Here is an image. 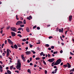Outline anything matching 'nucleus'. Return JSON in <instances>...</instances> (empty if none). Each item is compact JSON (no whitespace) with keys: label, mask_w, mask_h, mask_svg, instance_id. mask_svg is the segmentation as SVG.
I'll list each match as a JSON object with an SVG mask.
<instances>
[{"label":"nucleus","mask_w":74,"mask_h":74,"mask_svg":"<svg viewBox=\"0 0 74 74\" xmlns=\"http://www.w3.org/2000/svg\"><path fill=\"white\" fill-rule=\"evenodd\" d=\"M7 73L8 74H11V71H10L9 70H7Z\"/></svg>","instance_id":"obj_17"},{"label":"nucleus","mask_w":74,"mask_h":74,"mask_svg":"<svg viewBox=\"0 0 74 74\" xmlns=\"http://www.w3.org/2000/svg\"><path fill=\"white\" fill-rule=\"evenodd\" d=\"M36 60H40V58H36Z\"/></svg>","instance_id":"obj_38"},{"label":"nucleus","mask_w":74,"mask_h":74,"mask_svg":"<svg viewBox=\"0 0 74 74\" xmlns=\"http://www.w3.org/2000/svg\"><path fill=\"white\" fill-rule=\"evenodd\" d=\"M26 55H30V54H31V51H26L25 52Z\"/></svg>","instance_id":"obj_11"},{"label":"nucleus","mask_w":74,"mask_h":74,"mask_svg":"<svg viewBox=\"0 0 74 74\" xmlns=\"http://www.w3.org/2000/svg\"><path fill=\"white\" fill-rule=\"evenodd\" d=\"M13 67H14V66L12 65L10 67V70H12L13 69Z\"/></svg>","instance_id":"obj_18"},{"label":"nucleus","mask_w":74,"mask_h":74,"mask_svg":"<svg viewBox=\"0 0 74 74\" xmlns=\"http://www.w3.org/2000/svg\"><path fill=\"white\" fill-rule=\"evenodd\" d=\"M72 16L71 15H70L69 16V21L70 22H71V19H72Z\"/></svg>","instance_id":"obj_10"},{"label":"nucleus","mask_w":74,"mask_h":74,"mask_svg":"<svg viewBox=\"0 0 74 74\" xmlns=\"http://www.w3.org/2000/svg\"><path fill=\"white\" fill-rule=\"evenodd\" d=\"M17 33H20V34H21V32L20 31H18L17 32Z\"/></svg>","instance_id":"obj_52"},{"label":"nucleus","mask_w":74,"mask_h":74,"mask_svg":"<svg viewBox=\"0 0 74 74\" xmlns=\"http://www.w3.org/2000/svg\"><path fill=\"white\" fill-rule=\"evenodd\" d=\"M10 29L12 30V31L15 32H17V30H16V28L14 27H12L10 28Z\"/></svg>","instance_id":"obj_3"},{"label":"nucleus","mask_w":74,"mask_h":74,"mask_svg":"<svg viewBox=\"0 0 74 74\" xmlns=\"http://www.w3.org/2000/svg\"><path fill=\"white\" fill-rule=\"evenodd\" d=\"M70 53L71 55H74V54L73 53L71 52H70Z\"/></svg>","instance_id":"obj_50"},{"label":"nucleus","mask_w":74,"mask_h":74,"mask_svg":"<svg viewBox=\"0 0 74 74\" xmlns=\"http://www.w3.org/2000/svg\"><path fill=\"white\" fill-rule=\"evenodd\" d=\"M59 32H60H60L63 33V28H62V29H59Z\"/></svg>","instance_id":"obj_12"},{"label":"nucleus","mask_w":74,"mask_h":74,"mask_svg":"<svg viewBox=\"0 0 74 74\" xmlns=\"http://www.w3.org/2000/svg\"><path fill=\"white\" fill-rule=\"evenodd\" d=\"M22 28L20 27L18 29V30L20 31L21 30V29H22Z\"/></svg>","instance_id":"obj_42"},{"label":"nucleus","mask_w":74,"mask_h":74,"mask_svg":"<svg viewBox=\"0 0 74 74\" xmlns=\"http://www.w3.org/2000/svg\"><path fill=\"white\" fill-rule=\"evenodd\" d=\"M22 41H26V40L25 39H23L22 40Z\"/></svg>","instance_id":"obj_32"},{"label":"nucleus","mask_w":74,"mask_h":74,"mask_svg":"<svg viewBox=\"0 0 74 74\" xmlns=\"http://www.w3.org/2000/svg\"><path fill=\"white\" fill-rule=\"evenodd\" d=\"M23 22L24 23V24H26V20H25V19L24 20Z\"/></svg>","instance_id":"obj_34"},{"label":"nucleus","mask_w":74,"mask_h":74,"mask_svg":"<svg viewBox=\"0 0 74 74\" xmlns=\"http://www.w3.org/2000/svg\"><path fill=\"white\" fill-rule=\"evenodd\" d=\"M60 53H63V51L62 50H61L60 51Z\"/></svg>","instance_id":"obj_51"},{"label":"nucleus","mask_w":74,"mask_h":74,"mask_svg":"<svg viewBox=\"0 0 74 74\" xmlns=\"http://www.w3.org/2000/svg\"><path fill=\"white\" fill-rule=\"evenodd\" d=\"M37 50H39L40 51L41 50V49H40V48H39V47H38L37 48Z\"/></svg>","instance_id":"obj_49"},{"label":"nucleus","mask_w":74,"mask_h":74,"mask_svg":"<svg viewBox=\"0 0 74 74\" xmlns=\"http://www.w3.org/2000/svg\"><path fill=\"white\" fill-rule=\"evenodd\" d=\"M36 27H37V26L35 25L33 27V29H35V28H36Z\"/></svg>","instance_id":"obj_37"},{"label":"nucleus","mask_w":74,"mask_h":74,"mask_svg":"<svg viewBox=\"0 0 74 74\" xmlns=\"http://www.w3.org/2000/svg\"><path fill=\"white\" fill-rule=\"evenodd\" d=\"M56 30L57 31V32H58V31H59V28H57L56 29Z\"/></svg>","instance_id":"obj_48"},{"label":"nucleus","mask_w":74,"mask_h":74,"mask_svg":"<svg viewBox=\"0 0 74 74\" xmlns=\"http://www.w3.org/2000/svg\"><path fill=\"white\" fill-rule=\"evenodd\" d=\"M63 64V62H61L60 64V66H62Z\"/></svg>","instance_id":"obj_60"},{"label":"nucleus","mask_w":74,"mask_h":74,"mask_svg":"<svg viewBox=\"0 0 74 74\" xmlns=\"http://www.w3.org/2000/svg\"><path fill=\"white\" fill-rule=\"evenodd\" d=\"M23 23V22L22 21H18L16 23V25H20Z\"/></svg>","instance_id":"obj_4"},{"label":"nucleus","mask_w":74,"mask_h":74,"mask_svg":"<svg viewBox=\"0 0 74 74\" xmlns=\"http://www.w3.org/2000/svg\"><path fill=\"white\" fill-rule=\"evenodd\" d=\"M54 46H52L51 47V49H54Z\"/></svg>","instance_id":"obj_46"},{"label":"nucleus","mask_w":74,"mask_h":74,"mask_svg":"<svg viewBox=\"0 0 74 74\" xmlns=\"http://www.w3.org/2000/svg\"><path fill=\"white\" fill-rule=\"evenodd\" d=\"M32 47H33V45H32L30 44H29V47L30 48H32Z\"/></svg>","instance_id":"obj_27"},{"label":"nucleus","mask_w":74,"mask_h":74,"mask_svg":"<svg viewBox=\"0 0 74 74\" xmlns=\"http://www.w3.org/2000/svg\"><path fill=\"white\" fill-rule=\"evenodd\" d=\"M55 60V59L53 58H51L50 59H49V60H47L48 61H49L50 63H52V62H53Z\"/></svg>","instance_id":"obj_5"},{"label":"nucleus","mask_w":74,"mask_h":74,"mask_svg":"<svg viewBox=\"0 0 74 74\" xmlns=\"http://www.w3.org/2000/svg\"><path fill=\"white\" fill-rule=\"evenodd\" d=\"M67 64L68 65V68H70L71 67V65H70V64L69 63H67Z\"/></svg>","instance_id":"obj_14"},{"label":"nucleus","mask_w":74,"mask_h":74,"mask_svg":"<svg viewBox=\"0 0 74 74\" xmlns=\"http://www.w3.org/2000/svg\"><path fill=\"white\" fill-rule=\"evenodd\" d=\"M21 58H22V60H23V62H25V57H24L23 55H21Z\"/></svg>","instance_id":"obj_9"},{"label":"nucleus","mask_w":74,"mask_h":74,"mask_svg":"<svg viewBox=\"0 0 74 74\" xmlns=\"http://www.w3.org/2000/svg\"><path fill=\"white\" fill-rule=\"evenodd\" d=\"M17 45L18 47H21V45L19 44H17Z\"/></svg>","instance_id":"obj_29"},{"label":"nucleus","mask_w":74,"mask_h":74,"mask_svg":"<svg viewBox=\"0 0 74 74\" xmlns=\"http://www.w3.org/2000/svg\"><path fill=\"white\" fill-rule=\"evenodd\" d=\"M27 19H28V20H30V18L29 17H27Z\"/></svg>","instance_id":"obj_35"},{"label":"nucleus","mask_w":74,"mask_h":74,"mask_svg":"<svg viewBox=\"0 0 74 74\" xmlns=\"http://www.w3.org/2000/svg\"><path fill=\"white\" fill-rule=\"evenodd\" d=\"M14 47L15 49H18V46L16 44H15L14 45Z\"/></svg>","instance_id":"obj_16"},{"label":"nucleus","mask_w":74,"mask_h":74,"mask_svg":"<svg viewBox=\"0 0 74 74\" xmlns=\"http://www.w3.org/2000/svg\"><path fill=\"white\" fill-rule=\"evenodd\" d=\"M8 40L9 44H11V45H13V42H12L11 40L10 39H8Z\"/></svg>","instance_id":"obj_6"},{"label":"nucleus","mask_w":74,"mask_h":74,"mask_svg":"<svg viewBox=\"0 0 74 74\" xmlns=\"http://www.w3.org/2000/svg\"><path fill=\"white\" fill-rule=\"evenodd\" d=\"M43 62L44 64H45V65H46L47 64L46 62H45V61H44V60H43Z\"/></svg>","instance_id":"obj_19"},{"label":"nucleus","mask_w":74,"mask_h":74,"mask_svg":"<svg viewBox=\"0 0 74 74\" xmlns=\"http://www.w3.org/2000/svg\"><path fill=\"white\" fill-rule=\"evenodd\" d=\"M20 27H24V25H20Z\"/></svg>","instance_id":"obj_30"},{"label":"nucleus","mask_w":74,"mask_h":74,"mask_svg":"<svg viewBox=\"0 0 74 74\" xmlns=\"http://www.w3.org/2000/svg\"><path fill=\"white\" fill-rule=\"evenodd\" d=\"M21 64L20 62V60H18L17 61V65L16 66V67L17 69H19V71L21 70Z\"/></svg>","instance_id":"obj_1"},{"label":"nucleus","mask_w":74,"mask_h":74,"mask_svg":"<svg viewBox=\"0 0 74 74\" xmlns=\"http://www.w3.org/2000/svg\"><path fill=\"white\" fill-rule=\"evenodd\" d=\"M45 58H45V57H42V59H43V60H44V59H45Z\"/></svg>","instance_id":"obj_45"},{"label":"nucleus","mask_w":74,"mask_h":74,"mask_svg":"<svg viewBox=\"0 0 74 74\" xmlns=\"http://www.w3.org/2000/svg\"><path fill=\"white\" fill-rule=\"evenodd\" d=\"M53 64H54V62H52L51 64V66H52L53 67V66H54V65H53Z\"/></svg>","instance_id":"obj_33"},{"label":"nucleus","mask_w":74,"mask_h":74,"mask_svg":"<svg viewBox=\"0 0 74 74\" xmlns=\"http://www.w3.org/2000/svg\"><path fill=\"white\" fill-rule=\"evenodd\" d=\"M15 72L17 73L18 74H19V72L18 71H15Z\"/></svg>","instance_id":"obj_28"},{"label":"nucleus","mask_w":74,"mask_h":74,"mask_svg":"<svg viewBox=\"0 0 74 74\" xmlns=\"http://www.w3.org/2000/svg\"><path fill=\"white\" fill-rule=\"evenodd\" d=\"M23 18H22V17L21 18V21H22V20H23Z\"/></svg>","instance_id":"obj_58"},{"label":"nucleus","mask_w":74,"mask_h":74,"mask_svg":"<svg viewBox=\"0 0 74 74\" xmlns=\"http://www.w3.org/2000/svg\"><path fill=\"white\" fill-rule=\"evenodd\" d=\"M45 46L47 47H49V45L48 44H47L45 45Z\"/></svg>","instance_id":"obj_22"},{"label":"nucleus","mask_w":74,"mask_h":74,"mask_svg":"<svg viewBox=\"0 0 74 74\" xmlns=\"http://www.w3.org/2000/svg\"><path fill=\"white\" fill-rule=\"evenodd\" d=\"M43 54H44V53H43V52H42L41 53H40V56H42V55H43Z\"/></svg>","instance_id":"obj_23"},{"label":"nucleus","mask_w":74,"mask_h":74,"mask_svg":"<svg viewBox=\"0 0 74 74\" xmlns=\"http://www.w3.org/2000/svg\"><path fill=\"white\" fill-rule=\"evenodd\" d=\"M36 28L37 29H38V30H40V28L39 27H37Z\"/></svg>","instance_id":"obj_40"},{"label":"nucleus","mask_w":74,"mask_h":74,"mask_svg":"<svg viewBox=\"0 0 74 74\" xmlns=\"http://www.w3.org/2000/svg\"><path fill=\"white\" fill-rule=\"evenodd\" d=\"M7 40H5V44H7Z\"/></svg>","instance_id":"obj_53"},{"label":"nucleus","mask_w":74,"mask_h":74,"mask_svg":"<svg viewBox=\"0 0 74 74\" xmlns=\"http://www.w3.org/2000/svg\"><path fill=\"white\" fill-rule=\"evenodd\" d=\"M26 30L27 32H29L30 31L29 30V28L28 27H27L26 28Z\"/></svg>","instance_id":"obj_15"},{"label":"nucleus","mask_w":74,"mask_h":74,"mask_svg":"<svg viewBox=\"0 0 74 74\" xmlns=\"http://www.w3.org/2000/svg\"><path fill=\"white\" fill-rule=\"evenodd\" d=\"M4 46V44H3L1 46V48H3V46Z\"/></svg>","instance_id":"obj_39"},{"label":"nucleus","mask_w":74,"mask_h":74,"mask_svg":"<svg viewBox=\"0 0 74 74\" xmlns=\"http://www.w3.org/2000/svg\"><path fill=\"white\" fill-rule=\"evenodd\" d=\"M48 50H49V51H50V50H51V48L50 47H49L48 48Z\"/></svg>","instance_id":"obj_56"},{"label":"nucleus","mask_w":74,"mask_h":74,"mask_svg":"<svg viewBox=\"0 0 74 74\" xmlns=\"http://www.w3.org/2000/svg\"><path fill=\"white\" fill-rule=\"evenodd\" d=\"M27 63H30V60H27Z\"/></svg>","instance_id":"obj_63"},{"label":"nucleus","mask_w":74,"mask_h":74,"mask_svg":"<svg viewBox=\"0 0 74 74\" xmlns=\"http://www.w3.org/2000/svg\"><path fill=\"white\" fill-rule=\"evenodd\" d=\"M2 55L3 56H5V53H3L2 54Z\"/></svg>","instance_id":"obj_62"},{"label":"nucleus","mask_w":74,"mask_h":74,"mask_svg":"<svg viewBox=\"0 0 74 74\" xmlns=\"http://www.w3.org/2000/svg\"><path fill=\"white\" fill-rule=\"evenodd\" d=\"M0 71L1 73L3 72V67L1 65L0 66Z\"/></svg>","instance_id":"obj_13"},{"label":"nucleus","mask_w":74,"mask_h":74,"mask_svg":"<svg viewBox=\"0 0 74 74\" xmlns=\"http://www.w3.org/2000/svg\"><path fill=\"white\" fill-rule=\"evenodd\" d=\"M53 38V37H52V36H49V39H51V38Z\"/></svg>","instance_id":"obj_41"},{"label":"nucleus","mask_w":74,"mask_h":74,"mask_svg":"<svg viewBox=\"0 0 74 74\" xmlns=\"http://www.w3.org/2000/svg\"><path fill=\"white\" fill-rule=\"evenodd\" d=\"M31 51L32 52H33V54H35V53H36V52L34 51L33 50H32Z\"/></svg>","instance_id":"obj_24"},{"label":"nucleus","mask_w":74,"mask_h":74,"mask_svg":"<svg viewBox=\"0 0 74 74\" xmlns=\"http://www.w3.org/2000/svg\"><path fill=\"white\" fill-rule=\"evenodd\" d=\"M29 18L30 19H32V16H30Z\"/></svg>","instance_id":"obj_57"},{"label":"nucleus","mask_w":74,"mask_h":74,"mask_svg":"<svg viewBox=\"0 0 74 74\" xmlns=\"http://www.w3.org/2000/svg\"><path fill=\"white\" fill-rule=\"evenodd\" d=\"M48 58H50V57H51V55H50V54H48Z\"/></svg>","instance_id":"obj_43"},{"label":"nucleus","mask_w":74,"mask_h":74,"mask_svg":"<svg viewBox=\"0 0 74 74\" xmlns=\"http://www.w3.org/2000/svg\"><path fill=\"white\" fill-rule=\"evenodd\" d=\"M10 55V53L9 52V49H8L7 50V57H8Z\"/></svg>","instance_id":"obj_7"},{"label":"nucleus","mask_w":74,"mask_h":74,"mask_svg":"<svg viewBox=\"0 0 74 74\" xmlns=\"http://www.w3.org/2000/svg\"><path fill=\"white\" fill-rule=\"evenodd\" d=\"M45 74H47V71L45 70Z\"/></svg>","instance_id":"obj_55"},{"label":"nucleus","mask_w":74,"mask_h":74,"mask_svg":"<svg viewBox=\"0 0 74 74\" xmlns=\"http://www.w3.org/2000/svg\"><path fill=\"white\" fill-rule=\"evenodd\" d=\"M61 62H62V60L60 59H59L58 60L56 63L54 64V66H55V65H58L59 64H60V63H61Z\"/></svg>","instance_id":"obj_2"},{"label":"nucleus","mask_w":74,"mask_h":74,"mask_svg":"<svg viewBox=\"0 0 74 74\" xmlns=\"http://www.w3.org/2000/svg\"><path fill=\"white\" fill-rule=\"evenodd\" d=\"M16 17L17 20H19V18H18V15H16Z\"/></svg>","instance_id":"obj_21"},{"label":"nucleus","mask_w":74,"mask_h":74,"mask_svg":"<svg viewBox=\"0 0 74 74\" xmlns=\"http://www.w3.org/2000/svg\"><path fill=\"white\" fill-rule=\"evenodd\" d=\"M11 33L12 34V36L13 37H14V36H15L16 35V34L14 32H11Z\"/></svg>","instance_id":"obj_8"},{"label":"nucleus","mask_w":74,"mask_h":74,"mask_svg":"<svg viewBox=\"0 0 74 74\" xmlns=\"http://www.w3.org/2000/svg\"><path fill=\"white\" fill-rule=\"evenodd\" d=\"M8 69H9V68H8V67H7L6 68V70H8Z\"/></svg>","instance_id":"obj_61"},{"label":"nucleus","mask_w":74,"mask_h":74,"mask_svg":"<svg viewBox=\"0 0 74 74\" xmlns=\"http://www.w3.org/2000/svg\"><path fill=\"white\" fill-rule=\"evenodd\" d=\"M58 53V51H54L53 52V54H57Z\"/></svg>","instance_id":"obj_20"},{"label":"nucleus","mask_w":74,"mask_h":74,"mask_svg":"<svg viewBox=\"0 0 74 74\" xmlns=\"http://www.w3.org/2000/svg\"><path fill=\"white\" fill-rule=\"evenodd\" d=\"M11 48H13V49H14V46L12 45L11 46Z\"/></svg>","instance_id":"obj_47"},{"label":"nucleus","mask_w":74,"mask_h":74,"mask_svg":"<svg viewBox=\"0 0 74 74\" xmlns=\"http://www.w3.org/2000/svg\"><path fill=\"white\" fill-rule=\"evenodd\" d=\"M10 28V27L8 26L6 28V29L7 30H8V29H9Z\"/></svg>","instance_id":"obj_36"},{"label":"nucleus","mask_w":74,"mask_h":74,"mask_svg":"<svg viewBox=\"0 0 74 74\" xmlns=\"http://www.w3.org/2000/svg\"><path fill=\"white\" fill-rule=\"evenodd\" d=\"M63 67H65V68L67 67V65L65 64V65H63Z\"/></svg>","instance_id":"obj_25"},{"label":"nucleus","mask_w":74,"mask_h":74,"mask_svg":"<svg viewBox=\"0 0 74 74\" xmlns=\"http://www.w3.org/2000/svg\"><path fill=\"white\" fill-rule=\"evenodd\" d=\"M29 60L30 62H32V57L30 58Z\"/></svg>","instance_id":"obj_44"},{"label":"nucleus","mask_w":74,"mask_h":74,"mask_svg":"<svg viewBox=\"0 0 74 74\" xmlns=\"http://www.w3.org/2000/svg\"><path fill=\"white\" fill-rule=\"evenodd\" d=\"M30 69H28V70H27V72H28V73H30Z\"/></svg>","instance_id":"obj_59"},{"label":"nucleus","mask_w":74,"mask_h":74,"mask_svg":"<svg viewBox=\"0 0 74 74\" xmlns=\"http://www.w3.org/2000/svg\"><path fill=\"white\" fill-rule=\"evenodd\" d=\"M30 65L31 66H33V64H32V63H31L30 64Z\"/></svg>","instance_id":"obj_64"},{"label":"nucleus","mask_w":74,"mask_h":74,"mask_svg":"<svg viewBox=\"0 0 74 74\" xmlns=\"http://www.w3.org/2000/svg\"><path fill=\"white\" fill-rule=\"evenodd\" d=\"M17 36H19V37H22V36H21V35L20 34H18L17 35Z\"/></svg>","instance_id":"obj_26"},{"label":"nucleus","mask_w":74,"mask_h":74,"mask_svg":"<svg viewBox=\"0 0 74 74\" xmlns=\"http://www.w3.org/2000/svg\"><path fill=\"white\" fill-rule=\"evenodd\" d=\"M58 70V69H55V73H56L57 72V71Z\"/></svg>","instance_id":"obj_31"},{"label":"nucleus","mask_w":74,"mask_h":74,"mask_svg":"<svg viewBox=\"0 0 74 74\" xmlns=\"http://www.w3.org/2000/svg\"><path fill=\"white\" fill-rule=\"evenodd\" d=\"M25 43H26V44H28L29 43V42H28V41H26L25 42Z\"/></svg>","instance_id":"obj_54"}]
</instances>
